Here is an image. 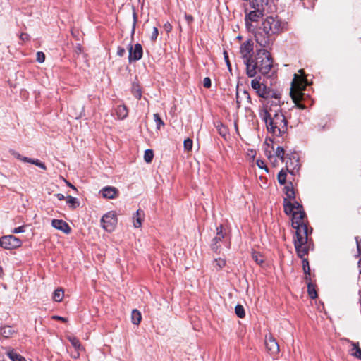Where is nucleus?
Masks as SVG:
<instances>
[{"label": "nucleus", "mask_w": 361, "mask_h": 361, "mask_svg": "<svg viewBox=\"0 0 361 361\" xmlns=\"http://www.w3.org/2000/svg\"><path fill=\"white\" fill-rule=\"evenodd\" d=\"M68 185L71 188H72V186H73V185H72V184H71L70 183H68Z\"/></svg>", "instance_id": "nucleus-63"}, {"label": "nucleus", "mask_w": 361, "mask_h": 361, "mask_svg": "<svg viewBox=\"0 0 361 361\" xmlns=\"http://www.w3.org/2000/svg\"><path fill=\"white\" fill-rule=\"evenodd\" d=\"M307 292H308L309 296L312 299H314L317 297V291L315 289V286L311 282L307 283Z\"/></svg>", "instance_id": "nucleus-27"}, {"label": "nucleus", "mask_w": 361, "mask_h": 361, "mask_svg": "<svg viewBox=\"0 0 361 361\" xmlns=\"http://www.w3.org/2000/svg\"><path fill=\"white\" fill-rule=\"evenodd\" d=\"M224 59L227 64L228 68L231 70V63H230V61L228 59V53L226 51H224Z\"/></svg>", "instance_id": "nucleus-47"}, {"label": "nucleus", "mask_w": 361, "mask_h": 361, "mask_svg": "<svg viewBox=\"0 0 361 361\" xmlns=\"http://www.w3.org/2000/svg\"><path fill=\"white\" fill-rule=\"evenodd\" d=\"M51 226L66 234H68L71 231V228L69 225L61 219H53L51 221Z\"/></svg>", "instance_id": "nucleus-14"}, {"label": "nucleus", "mask_w": 361, "mask_h": 361, "mask_svg": "<svg viewBox=\"0 0 361 361\" xmlns=\"http://www.w3.org/2000/svg\"><path fill=\"white\" fill-rule=\"evenodd\" d=\"M266 21H267V23H270L269 20V18L268 17L267 18Z\"/></svg>", "instance_id": "nucleus-60"}, {"label": "nucleus", "mask_w": 361, "mask_h": 361, "mask_svg": "<svg viewBox=\"0 0 361 361\" xmlns=\"http://www.w3.org/2000/svg\"><path fill=\"white\" fill-rule=\"evenodd\" d=\"M12 232L13 233H23L25 232V226H19V227H17V228H15Z\"/></svg>", "instance_id": "nucleus-45"}, {"label": "nucleus", "mask_w": 361, "mask_h": 361, "mask_svg": "<svg viewBox=\"0 0 361 361\" xmlns=\"http://www.w3.org/2000/svg\"><path fill=\"white\" fill-rule=\"evenodd\" d=\"M10 153L14 156L16 159L21 160L24 162V159L27 158V157H23L20 155L18 152H16L15 150H10Z\"/></svg>", "instance_id": "nucleus-41"}, {"label": "nucleus", "mask_w": 361, "mask_h": 361, "mask_svg": "<svg viewBox=\"0 0 361 361\" xmlns=\"http://www.w3.org/2000/svg\"><path fill=\"white\" fill-rule=\"evenodd\" d=\"M24 162L35 164V166L41 168L43 170L47 169L45 164L44 163L41 162L39 159H32L27 157V158L24 159Z\"/></svg>", "instance_id": "nucleus-26"}, {"label": "nucleus", "mask_w": 361, "mask_h": 361, "mask_svg": "<svg viewBox=\"0 0 361 361\" xmlns=\"http://www.w3.org/2000/svg\"><path fill=\"white\" fill-rule=\"evenodd\" d=\"M126 53V49L123 47H118L117 49V55L119 56H123Z\"/></svg>", "instance_id": "nucleus-48"}, {"label": "nucleus", "mask_w": 361, "mask_h": 361, "mask_svg": "<svg viewBox=\"0 0 361 361\" xmlns=\"http://www.w3.org/2000/svg\"><path fill=\"white\" fill-rule=\"evenodd\" d=\"M226 265V260L222 258H218L215 259L214 261V267L217 269L219 270L224 267Z\"/></svg>", "instance_id": "nucleus-30"}, {"label": "nucleus", "mask_w": 361, "mask_h": 361, "mask_svg": "<svg viewBox=\"0 0 361 361\" xmlns=\"http://www.w3.org/2000/svg\"><path fill=\"white\" fill-rule=\"evenodd\" d=\"M44 60H45V54L42 51H38L37 53V61L39 63H42L44 61Z\"/></svg>", "instance_id": "nucleus-40"}, {"label": "nucleus", "mask_w": 361, "mask_h": 361, "mask_svg": "<svg viewBox=\"0 0 361 361\" xmlns=\"http://www.w3.org/2000/svg\"><path fill=\"white\" fill-rule=\"evenodd\" d=\"M265 6L266 5H260L259 2H258V6H250L253 10L246 13L245 18V23H248V21L257 23L262 19L264 16Z\"/></svg>", "instance_id": "nucleus-7"}, {"label": "nucleus", "mask_w": 361, "mask_h": 361, "mask_svg": "<svg viewBox=\"0 0 361 361\" xmlns=\"http://www.w3.org/2000/svg\"><path fill=\"white\" fill-rule=\"evenodd\" d=\"M235 312L239 318H243L245 316L244 307L240 305L235 306Z\"/></svg>", "instance_id": "nucleus-35"}, {"label": "nucleus", "mask_w": 361, "mask_h": 361, "mask_svg": "<svg viewBox=\"0 0 361 361\" xmlns=\"http://www.w3.org/2000/svg\"><path fill=\"white\" fill-rule=\"evenodd\" d=\"M7 355L12 361H26L22 355L13 350L8 351Z\"/></svg>", "instance_id": "nucleus-22"}, {"label": "nucleus", "mask_w": 361, "mask_h": 361, "mask_svg": "<svg viewBox=\"0 0 361 361\" xmlns=\"http://www.w3.org/2000/svg\"><path fill=\"white\" fill-rule=\"evenodd\" d=\"M51 318L54 320H59V321H61L63 322H67V319L66 318L61 317V316L54 315V316H52Z\"/></svg>", "instance_id": "nucleus-49"}, {"label": "nucleus", "mask_w": 361, "mask_h": 361, "mask_svg": "<svg viewBox=\"0 0 361 361\" xmlns=\"http://www.w3.org/2000/svg\"><path fill=\"white\" fill-rule=\"evenodd\" d=\"M276 23H281V22L280 20H278L276 21Z\"/></svg>", "instance_id": "nucleus-64"}, {"label": "nucleus", "mask_w": 361, "mask_h": 361, "mask_svg": "<svg viewBox=\"0 0 361 361\" xmlns=\"http://www.w3.org/2000/svg\"><path fill=\"white\" fill-rule=\"evenodd\" d=\"M63 290L61 288L56 289L53 293V300L57 302L62 301Z\"/></svg>", "instance_id": "nucleus-29"}, {"label": "nucleus", "mask_w": 361, "mask_h": 361, "mask_svg": "<svg viewBox=\"0 0 361 361\" xmlns=\"http://www.w3.org/2000/svg\"><path fill=\"white\" fill-rule=\"evenodd\" d=\"M185 18L187 19V20L190 21V20H192V18L191 16H187L185 15Z\"/></svg>", "instance_id": "nucleus-54"}, {"label": "nucleus", "mask_w": 361, "mask_h": 361, "mask_svg": "<svg viewBox=\"0 0 361 361\" xmlns=\"http://www.w3.org/2000/svg\"><path fill=\"white\" fill-rule=\"evenodd\" d=\"M71 34H72V35H73L74 37H77V36H76V33H75V32L73 31V30H71Z\"/></svg>", "instance_id": "nucleus-56"}, {"label": "nucleus", "mask_w": 361, "mask_h": 361, "mask_svg": "<svg viewBox=\"0 0 361 361\" xmlns=\"http://www.w3.org/2000/svg\"><path fill=\"white\" fill-rule=\"evenodd\" d=\"M101 224L104 230L111 232L114 230L117 224V216L114 212H109L104 215L101 219Z\"/></svg>", "instance_id": "nucleus-9"}, {"label": "nucleus", "mask_w": 361, "mask_h": 361, "mask_svg": "<svg viewBox=\"0 0 361 361\" xmlns=\"http://www.w3.org/2000/svg\"><path fill=\"white\" fill-rule=\"evenodd\" d=\"M275 157L274 156H269V159L271 161H272V159H274Z\"/></svg>", "instance_id": "nucleus-58"}, {"label": "nucleus", "mask_w": 361, "mask_h": 361, "mask_svg": "<svg viewBox=\"0 0 361 361\" xmlns=\"http://www.w3.org/2000/svg\"><path fill=\"white\" fill-rule=\"evenodd\" d=\"M158 34H159L158 29L156 27H154L153 28V32L152 33L151 39L152 41H155L157 38Z\"/></svg>", "instance_id": "nucleus-43"}, {"label": "nucleus", "mask_w": 361, "mask_h": 361, "mask_svg": "<svg viewBox=\"0 0 361 361\" xmlns=\"http://www.w3.org/2000/svg\"><path fill=\"white\" fill-rule=\"evenodd\" d=\"M276 156L279 157L282 162L285 161V151L282 147H278L275 152Z\"/></svg>", "instance_id": "nucleus-33"}, {"label": "nucleus", "mask_w": 361, "mask_h": 361, "mask_svg": "<svg viewBox=\"0 0 361 361\" xmlns=\"http://www.w3.org/2000/svg\"><path fill=\"white\" fill-rule=\"evenodd\" d=\"M262 102V107L259 109V116L283 112L281 104H283V102L281 100V94L277 91H274L270 96V98H267Z\"/></svg>", "instance_id": "nucleus-4"}, {"label": "nucleus", "mask_w": 361, "mask_h": 361, "mask_svg": "<svg viewBox=\"0 0 361 361\" xmlns=\"http://www.w3.org/2000/svg\"><path fill=\"white\" fill-rule=\"evenodd\" d=\"M20 38L23 42H26L30 40V36L28 34L23 32L20 35Z\"/></svg>", "instance_id": "nucleus-46"}, {"label": "nucleus", "mask_w": 361, "mask_h": 361, "mask_svg": "<svg viewBox=\"0 0 361 361\" xmlns=\"http://www.w3.org/2000/svg\"><path fill=\"white\" fill-rule=\"evenodd\" d=\"M284 212L288 215H292V226L295 229L296 238L294 245L299 257L307 255L309 251L308 228L306 224V215L302 206L297 201L290 202L283 200Z\"/></svg>", "instance_id": "nucleus-2"}, {"label": "nucleus", "mask_w": 361, "mask_h": 361, "mask_svg": "<svg viewBox=\"0 0 361 361\" xmlns=\"http://www.w3.org/2000/svg\"><path fill=\"white\" fill-rule=\"evenodd\" d=\"M183 145L185 150L190 151L192 148V140L190 138H188L184 140Z\"/></svg>", "instance_id": "nucleus-37"}, {"label": "nucleus", "mask_w": 361, "mask_h": 361, "mask_svg": "<svg viewBox=\"0 0 361 361\" xmlns=\"http://www.w3.org/2000/svg\"><path fill=\"white\" fill-rule=\"evenodd\" d=\"M55 196L59 200H63L66 198L63 194L61 193L56 194Z\"/></svg>", "instance_id": "nucleus-51"}, {"label": "nucleus", "mask_w": 361, "mask_h": 361, "mask_svg": "<svg viewBox=\"0 0 361 361\" xmlns=\"http://www.w3.org/2000/svg\"><path fill=\"white\" fill-rule=\"evenodd\" d=\"M133 95L137 99H140L142 97V92L140 89H134L133 90Z\"/></svg>", "instance_id": "nucleus-44"}, {"label": "nucleus", "mask_w": 361, "mask_h": 361, "mask_svg": "<svg viewBox=\"0 0 361 361\" xmlns=\"http://www.w3.org/2000/svg\"><path fill=\"white\" fill-rule=\"evenodd\" d=\"M153 116H154V120L157 125V127H156L157 129L160 130L161 127L164 126V121L160 118L159 114H154Z\"/></svg>", "instance_id": "nucleus-36"}, {"label": "nucleus", "mask_w": 361, "mask_h": 361, "mask_svg": "<svg viewBox=\"0 0 361 361\" xmlns=\"http://www.w3.org/2000/svg\"><path fill=\"white\" fill-rule=\"evenodd\" d=\"M260 79L255 78L251 81V87L255 90L257 95L266 100L267 98H270V96L274 92L275 90L267 87L263 83L260 82Z\"/></svg>", "instance_id": "nucleus-6"}, {"label": "nucleus", "mask_w": 361, "mask_h": 361, "mask_svg": "<svg viewBox=\"0 0 361 361\" xmlns=\"http://www.w3.org/2000/svg\"><path fill=\"white\" fill-rule=\"evenodd\" d=\"M217 129H218L219 133L221 136L226 137V135H227L228 132H227L226 128L223 124L219 125L217 126Z\"/></svg>", "instance_id": "nucleus-38"}, {"label": "nucleus", "mask_w": 361, "mask_h": 361, "mask_svg": "<svg viewBox=\"0 0 361 361\" xmlns=\"http://www.w3.org/2000/svg\"><path fill=\"white\" fill-rule=\"evenodd\" d=\"M154 157V152L152 149L145 151L144 159L147 163H151Z\"/></svg>", "instance_id": "nucleus-34"}, {"label": "nucleus", "mask_w": 361, "mask_h": 361, "mask_svg": "<svg viewBox=\"0 0 361 361\" xmlns=\"http://www.w3.org/2000/svg\"><path fill=\"white\" fill-rule=\"evenodd\" d=\"M22 241L17 237L9 235L0 238V246L6 250H13L20 247Z\"/></svg>", "instance_id": "nucleus-8"}, {"label": "nucleus", "mask_w": 361, "mask_h": 361, "mask_svg": "<svg viewBox=\"0 0 361 361\" xmlns=\"http://www.w3.org/2000/svg\"><path fill=\"white\" fill-rule=\"evenodd\" d=\"M66 203L69 206L70 208L74 209L77 208L78 207H79L80 202L77 198L73 197L71 195H68L66 197Z\"/></svg>", "instance_id": "nucleus-24"}, {"label": "nucleus", "mask_w": 361, "mask_h": 361, "mask_svg": "<svg viewBox=\"0 0 361 361\" xmlns=\"http://www.w3.org/2000/svg\"><path fill=\"white\" fill-rule=\"evenodd\" d=\"M222 226H220L216 228V235L212 239L211 247L212 250L214 252H218L219 249V246L218 245V243L221 241V240L224 238V235L223 234L222 231Z\"/></svg>", "instance_id": "nucleus-16"}, {"label": "nucleus", "mask_w": 361, "mask_h": 361, "mask_svg": "<svg viewBox=\"0 0 361 361\" xmlns=\"http://www.w3.org/2000/svg\"><path fill=\"white\" fill-rule=\"evenodd\" d=\"M286 162V171H288L291 174H294L299 170L300 164L298 157H296L294 154L288 158Z\"/></svg>", "instance_id": "nucleus-13"}, {"label": "nucleus", "mask_w": 361, "mask_h": 361, "mask_svg": "<svg viewBox=\"0 0 361 361\" xmlns=\"http://www.w3.org/2000/svg\"><path fill=\"white\" fill-rule=\"evenodd\" d=\"M285 190H286V195L287 197L286 199H287L288 200H289L290 202H291V200H294L293 202H295V191L293 190V185L291 183L285 187Z\"/></svg>", "instance_id": "nucleus-20"}, {"label": "nucleus", "mask_w": 361, "mask_h": 361, "mask_svg": "<svg viewBox=\"0 0 361 361\" xmlns=\"http://www.w3.org/2000/svg\"><path fill=\"white\" fill-rule=\"evenodd\" d=\"M351 355L360 360H361V349L360 348L358 343H353L351 349Z\"/></svg>", "instance_id": "nucleus-28"}, {"label": "nucleus", "mask_w": 361, "mask_h": 361, "mask_svg": "<svg viewBox=\"0 0 361 361\" xmlns=\"http://www.w3.org/2000/svg\"><path fill=\"white\" fill-rule=\"evenodd\" d=\"M116 114L118 119H125L128 115V109L125 105H119L116 107Z\"/></svg>", "instance_id": "nucleus-19"}, {"label": "nucleus", "mask_w": 361, "mask_h": 361, "mask_svg": "<svg viewBox=\"0 0 361 361\" xmlns=\"http://www.w3.org/2000/svg\"><path fill=\"white\" fill-rule=\"evenodd\" d=\"M16 331L11 326L4 325L0 327V336L4 338H11Z\"/></svg>", "instance_id": "nucleus-17"}, {"label": "nucleus", "mask_w": 361, "mask_h": 361, "mask_svg": "<svg viewBox=\"0 0 361 361\" xmlns=\"http://www.w3.org/2000/svg\"><path fill=\"white\" fill-rule=\"evenodd\" d=\"M131 319L134 324L138 325L142 319L141 313L137 310H133L131 314Z\"/></svg>", "instance_id": "nucleus-25"}, {"label": "nucleus", "mask_w": 361, "mask_h": 361, "mask_svg": "<svg viewBox=\"0 0 361 361\" xmlns=\"http://www.w3.org/2000/svg\"><path fill=\"white\" fill-rule=\"evenodd\" d=\"M133 20H134V23H136L137 19H136L135 14V13H134V12L133 13Z\"/></svg>", "instance_id": "nucleus-57"}, {"label": "nucleus", "mask_w": 361, "mask_h": 361, "mask_svg": "<svg viewBox=\"0 0 361 361\" xmlns=\"http://www.w3.org/2000/svg\"><path fill=\"white\" fill-rule=\"evenodd\" d=\"M304 87L305 85L301 81H300L298 75L295 74L294 78L291 83L290 94L295 105L301 109H304L305 108V106L300 104V102L304 97V94L302 92V90Z\"/></svg>", "instance_id": "nucleus-5"}, {"label": "nucleus", "mask_w": 361, "mask_h": 361, "mask_svg": "<svg viewBox=\"0 0 361 361\" xmlns=\"http://www.w3.org/2000/svg\"><path fill=\"white\" fill-rule=\"evenodd\" d=\"M144 216V211L141 209H137L135 214V216L133 217V225L135 228H140L142 226Z\"/></svg>", "instance_id": "nucleus-18"}, {"label": "nucleus", "mask_w": 361, "mask_h": 361, "mask_svg": "<svg viewBox=\"0 0 361 361\" xmlns=\"http://www.w3.org/2000/svg\"><path fill=\"white\" fill-rule=\"evenodd\" d=\"M67 339L71 342V345L76 351H80L83 349L80 341L76 337L73 336H68Z\"/></svg>", "instance_id": "nucleus-21"}, {"label": "nucleus", "mask_w": 361, "mask_h": 361, "mask_svg": "<svg viewBox=\"0 0 361 361\" xmlns=\"http://www.w3.org/2000/svg\"><path fill=\"white\" fill-rule=\"evenodd\" d=\"M71 188H72V189H73V190H77V189H76V188H75L74 185H73Z\"/></svg>", "instance_id": "nucleus-62"}, {"label": "nucleus", "mask_w": 361, "mask_h": 361, "mask_svg": "<svg viewBox=\"0 0 361 361\" xmlns=\"http://www.w3.org/2000/svg\"><path fill=\"white\" fill-rule=\"evenodd\" d=\"M286 171L284 169H281L278 173L277 179L281 185H284L286 180Z\"/></svg>", "instance_id": "nucleus-31"}, {"label": "nucleus", "mask_w": 361, "mask_h": 361, "mask_svg": "<svg viewBox=\"0 0 361 361\" xmlns=\"http://www.w3.org/2000/svg\"><path fill=\"white\" fill-rule=\"evenodd\" d=\"M245 24L248 31L252 32L256 42L262 47H268L271 42V36L279 32L281 24ZM273 67L271 54L264 48L257 49L252 61L247 64L246 74L250 78L256 76L257 73L266 75Z\"/></svg>", "instance_id": "nucleus-1"}, {"label": "nucleus", "mask_w": 361, "mask_h": 361, "mask_svg": "<svg viewBox=\"0 0 361 361\" xmlns=\"http://www.w3.org/2000/svg\"><path fill=\"white\" fill-rule=\"evenodd\" d=\"M102 197L107 199H114L118 196V191L115 187L106 186L100 190Z\"/></svg>", "instance_id": "nucleus-15"}, {"label": "nucleus", "mask_w": 361, "mask_h": 361, "mask_svg": "<svg viewBox=\"0 0 361 361\" xmlns=\"http://www.w3.org/2000/svg\"><path fill=\"white\" fill-rule=\"evenodd\" d=\"M135 23H133V30H135Z\"/></svg>", "instance_id": "nucleus-61"}, {"label": "nucleus", "mask_w": 361, "mask_h": 361, "mask_svg": "<svg viewBox=\"0 0 361 361\" xmlns=\"http://www.w3.org/2000/svg\"><path fill=\"white\" fill-rule=\"evenodd\" d=\"M257 166L262 169H264L266 172H269L268 167L267 166L265 162L263 160L258 159L256 162Z\"/></svg>", "instance_id": "nucleus-39"}, {"label": "nucleus", "mask_w": 361, "mask_h": 361, "mask_svg": "<svg viewBox=\"0 0 361 361\" xmlns=\"http://www.w3.org/2000/svg\"><path fill=\"white\" fill-rule=\"evenodd\" d=\"M164 29L166 32H171L172 30L171 24H164Z\"/></svg>", "instance_id": "nucleus-50"}, {"label": "nucleus", "mask_w": 361, "mask_h": 361, "mask_svg": "<svg viewBox=\"0 0 361 361\" xmlns=\"http://www.w3.org/2000/svg\"><path fill=\"white\" fill-rule=\"evenodd\" d=\"M265 122L268 133L276 137H282L288 131V120L283 112L259 116Z\"/></svg>", "instance_id": "nucleus-3"}, {"label": "nucleus", "mask_w": 361, "mask_h": 361, "mask_svg": "<svg viewBox=\"0 0 361 361\" xmlns=\"http://www.w3.org/2000/svg\"><path fill=\"white\" fill-rule=\"evenodd\" d=\"M203 85L206 88H209L212 85V82L209 78L206 77L204 78L203 80Z\"/></svg>", "instance_id": "nucleus-42"}, {"label": "nucleus", "mask_w": 361, "mask_h": 361, "mask_svg": "<svg viewBox=\"0 0 361 361\" xmlns=\"http://www.w3.org/2000/svg\"><path fill=\"white\" fill-rule=\"evenodd\" d=\"M265 345L270 355H275L279 353V345L272 335L266 336Z\"/></svg>", "instance_id": "nucleus-11"}, {"label": "nucleus", "mask_w": 361, "mask_h": 361, "mask_svg": "<svg viewBox=\"0 0 361 361\" xmlns=\"http://www.w3.org/2000/svg\"><path fill=\"white\" fill-rule=\"evenodd\" d=\"M252 259L258 264H262L264 262V257L258 252H253L252 254Z\"/></svg>", "instance_id": "nucleus-32"}, {"label": "nucleus", "mask_w": 361, "mask_h": 361, "mask_svg": "<svg viewBox=\"0 0 361 361\" xmlns=\"http://www.w3.org/2000/svg\"><path fill=\"white\" fill-rule=\"evenodd\" d=\"M76 48L78 49V52H80L81 51V45L80 44H78L77 46H76Z\"/></svg>", "instance_id": "nucleus-53"}, {"label": "nucleus", "mask_w": 361, "mask_h": 361, "mask_svg": "<svg viewBox=\"0 0 361 361\" xmlns=\"http://www.w3.org/2000/svg\"><path fill=\"white\" fill-rule=\"evenodd\" d=\"M143 54L142 47L140 44H136L134 47L129 48L128 60L130 62L140 60Z\"/></svg>", "instance_id": "nucleus-12"}, {"label": "nucleus", "mask_w": 361, "mask_h": 361, "mask_svg": "<svg viewBox=\"0 0 361 361\" xmlns=\"http://www.w3.org/2000/svg\"><path fill=\"white\" fill-rule=\"evenodd\" d=\"M359 267L360 268V273H361V259L359 261Z\"/></svg>", "instance_id": "nucleus-59"}, {"label": "nucleus", "mask_w": 361, "mask_h": 361, "mask_svg": "<svg viewBox=\"0 0 361 361\" xmlns=\"http://www.w3.org/2000/svg\"><path fill=\"white\" fill-rule=\"evenodd\" d=\"M79 355H80V354H79V351H77L76 354H75V355H73V357H74V358H78V357H79Z\"/></svg>", "instance_id": "nucleus-55"}, {"label": "nucleus", "mask_w": 361, "mask_h": 361, "mask_svg": "<svg viewBox=\"0 0 361 361\" xmlns=\"http://www.w3.org/2000/svg\"><path fill=\"white\" fill-rule=\"evenodd\" d=\"M252 53L253 43L251 41L247 40L240 45V54L246 66L247 64L250 63L254 57Z\"/></svg>", "instance_id": "nucleus-10"}, {"label": "nucleus", "mask_w": 361, "mask_h": 361, "mask_svg": "<svg viewBox=\"0 0 361 361\" xmlns=\"http://www.w3.org/2000/svg\"><path fill=\"white\" fill-rule=\"evenodd\" d=\"M305 256H303L302 258V268L303 271L305 274V280L310 281V268L309 265V262L307 259L304 258Z\"/></svg>", "instance_id": "nucleus-23"}, {"label": "nucleus", "mask_w": 361, "mask_h": 361, "mask_svg": "<svg viewBox=\"0 0 361 361\" xmlns=\"http://www.w3.org/2000/svg\"><path fill=\"white\" fill-rule=\"evenodd\" d=\"M356 242H357V250L360 252H361V241H359L358 239L356 238Z\"/></svg>", "instance_id": "nucleus-52"}]
</instances>
